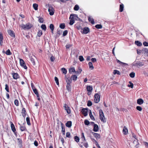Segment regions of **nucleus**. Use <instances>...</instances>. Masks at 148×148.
<instances>
[{
    "instance_id": "20",
    "label": "nucleus",
    "mask_w": 148,
    "mask_h": 148,
    "mask_svg": "<svg viewBox=\"0 0 148 148\" xmlns=\"http://www.w3.org/2000/svg\"><path fill=\"white\" fill-rule=\"evenodd\" d=\"M75 72V70L74 67H72L70 68L69 69V72L70 74L72 72Z\"/></svg>"
},
{
    "instance_id": "47",
    "label": "nucleus",
    "mask_w": 148,
    "mask_h": 148,
    "mask_svg": "<svg viewBox=\"0 0 148 148\" xmlns=\"http://www.w3.org/2000/svg\"><path fill=\"white\" fill-rule=\"evenodd\" d=\"M26 121L27 124L28 125H30L31 124H30V122L29 119V117H27L26 118Z\"/></svg>"
},
{
    "instance_id": "30",
    "label": "nucleus",
    "mask_w": 148,
    "mask_h": 148,
    "mask_svg": "<svg viewBox=\"0 0 148 148\" xmlns=\"http://www.w3.org/2000/svg\"><path fill=\"white\" fill-rule=\"evenodd\" d=\"M49 27L51 29V32L53 33V30L54 29V25L53 24H51L49 26Z\"/></svg>"
},
{
    "instance_id": "6",
    "label": "nucleus",
    "mask_w": 148,
    "mask_h": 148,
    "mask_svg": "<svg viewBox=\"0 0 148 148\" xmlns=\"http://www.w3.org/2000/svg\"><path fill=\"white\" fill-rule=\"evenodd\" d=\"M81 112L84 116H86L88 115V109L87 108H83Z\"/></svg>"
},
{
    "instance_id": "54",
    "label": "nucleus",
    "mask_w": 148,
    "mask_h": 148,
    "mask_svg": "<svg viewBox=\"0 0 148 148\" xmlns=\"http://www.w3.org/2000/svg\"><path fill=\"white\" fill-rule=\"evenodd\" d=\"M136 109L137 110L140 111L142 110V108L140 106H137L136 107Z\"/></svg>"
},
{
    "instance_id": "19",
    "label": "nucleus",
    "mask_w": 148,
    "mask_h": 148,
    "mask_svg": "<svg viewBox=\"0 0 148 148\" xmlns=\"http://www.w3.org/2000/svg\"><path fill=\"white\" fill-rule=\"evenodd\" d=\"M72 125V122L71 121H68L66 124V126L68 127H71Z\"/></svg>"
},
{
    "instance_id": "36",
    "label": "nucleus",
    "mask_w": 148,
    "mask_h": 148,
    "mask_svg": "<svg viewBox=\"0 0 148 148\" xmlns=\"http://www.w3.org/2000/svg\"><path fill=\"white\" fill-rule=\"evenodd\" d=\"M79 9V7L78 5H76L74 8V10L75 11H77Z\"/></svg>"
},
{
    "instance_id": "11",
    "label": "nucleus",
    "mask_w": 148,
    "mask_h": 148,
    "mask_svg": "<svg viewBox=\"0 0 148 148\" xmlns=\"http://www.w3.org/2000/svg\"><path fill=\"white\" fill-rule=\"evenodd\" d=\"M66 81L67 83V84H71L72 82V80L71 78L70 79L69 78L66 77L65 78Z\"/></svg>"
},
{
    "instance_id": "61",
    "label": "nucleus",
    "mask_w": 148,
    "mask_h": 148,
    "mask_svg": "<svg viewBox=\"0 0 148 148\" xmlns=\"http://www.w3.org/2000/svg\"><path fill=\"white\" fill-rule=\"evenodd\" d=\"M92 103L91 102L89 101H88V103H87V105L88 106H92Z\"/></svg>"
},
{
    "instance_id": "50",
    "label": "nucleus",
    "mask_w": 148,
    "mask_h": 148,
    "mask_svg": "<svg viewBox=\"0 0 148 148\" xmlns=\"http://www.w3.org/2000/svg\"><path fill=\"white\" fill-rule=\"evenodd\" d=\"M74 139L75 141L77 143L79 141V137L77 136H75L74 137Z\"/></svg>"
},
{
    "instance_id": "7",
    "label": "nucleus",
    "mask_w": 148,
    "mask_h": 148,
    "mask_svg": "<svg viewBox=\"0 0 148 148\" xmlns=\"http://www.w3.org/2000/svg\"><path fill=\"white\" fill-rule=\"evenodd\" d=\"M64 107L65 110L66 111L67 113L68 114H69L71 113V111L68 105L65 104Z\"/></svg>"
},
{
    "instance_id": "56",
    "label": "nucleus",
    "mask_w": 148,
    "mask_h": 148,
    "mask_svg": "<svg viewBox=\"0 0 148 148\" xmlns=\"http://www.w3.org/2000/svg\"><path fill=\"white\" fill-rule=\"evenodd\" d=\"M95 27L97 29H101L102 28V25H97Z\"/></svg>"
},
{
    "instance_id": "8",
    "label": "nucleus",
    "mask_w": 148,
    "mask_h": 148,
    "mask_svg": "<svg viewBox=\"0 0 148 148\" xmlns=\"http://www.w3.org/2000/svg\"><path fill=\"white\" fill-rule=\"evenodd\" d=\"M8 33L9 35L13 37H14L15 36L13 32L11 30H8Z\"/></svg>"
},
{
    "instance_id": "28",
    "label": "nucleus",
    "mask_w": 148,
    "mask_h": 148,
    "mask_svg": "<svg viewBox=\"0 0 148 148\" xmlns=\"http://www.w3.org/2000/svg\"><path fill=\"white\" fill-rule=\"evenodd\" d=\"M77 77L76 75H73L71 77V79H72L74 81L77 80Z\"/></svg>"
},
{
    "instance_id": "25",
    "label": "nucleus",
    "mask_w": 148,
    "mask_h": 148,
    "mask_svg": "<svg viewBox=\"0 0 148 148\" xmlns=\"http://www.w3.org/2000/svg\"><path fill=\"white\" fill-rule=\"evenodd\" d=\"M90 112L89 113V115L90 116V119L94 121L95 120V119L93 116L92 115L91 111L90 110Z\"/></svg>"
},
{
    "instance_id": "23",
    "label": "nucleus",
    "mask_w": 148,
    "mask_h": 148,
    "mask_svg": "<svg viewBox=\"0 0 148 148\" xmlns=\"http://www.w3.org/2000/svg\"><path fill=\"white\" fill-rule=\"evenodd\" d=\"M89 68L91 70H93L94 69V67L93 66L92 63L91 62H89L88 63Z\"/></svg>"
},
{
    "instance_id": "48",
    "label": "nucleus",
    "mask_w": 148,
    "mask_h": 148,
    "mask_svg": "<svg viewBox=\"0 0 148 148\" xmlns=\"http://www.w3.org/2000/svg\"><path fill=\"white\" fill-rule=\"evenodd\" d=\"M65 25L64 23H61L60 25V27L62 29H63L65 28Z\"/></svg>"
},
{
    "instance_id": "14",
    "label": "nucleus",
    "mask_w": 148,
    "mask_h": 148,
    "mask_svg": "<svg viewBox=\"0 0 148 148\" xmlns=\"http://www.w3.org/2000/svg\"><path fill=\"white\" fill-rule=\"evenodd\" d=\"M13 78L14 79H17L19 77V75L17 73H13L12 74Z\"/></svg>"
},
{
    "instance_id": "49",
    "label": "nucleus",
    "mask_w": 148,
    "mask_h": 148,
    "mask_svg": "<svg viewBox=\"0 0 148 148\" xmlns=\"http://www.w3.org/2000/svg\"><path fill=\"white\" fill-rule=\"evenodd\" d=\"M42 34V32L41 30H39L38 32L37 35L38 36H40Z\"/></svg>"
},
{
    "instance_id": "51",
    "label": "nucleus",
    "mask_w": 148,
    "mask_h": 148,
    "mask_svg": "<svg viewBox=\"0 0 148 148\" xmlns=\"http://www.w3.org/2000/svg\"><path fill=\"white\" fill-rule=\"evenodd\" d=\"M38 21L40 23H43L44 21L43 18L42 17H39Z\"/></svg>"
},
{
    "instance_id": "46",
    "label": "nucleus",
    "mask_w": 148,
    "mask_h": 148,
    "mask_svg": "<svg viewBox=\"0 0 148 148\" xmlns=\"http://www.w3.org/2000/svg\"><path fill=\"white\" fill-rule=\"evenodd\" d=\"M143 51L145 53L147 54V56L148 57V49L147 48H145L143 50Z\"/></svg>"
},
{
    "instance_id": "10",
    "label": "nucleus",
    "mask_w": 148,
    "mask_h": 148,
    "mask_svg": "<svg viewBox=\"0 0 148 148\" xmlns=\"http://www.w3.org/2000/svg\"><path fill=\"white\" fill-rule=\"evenodd\" d=\"M88 20L89 22H90L92 24H94L95 23L94 20L91 16H89L88 17Z\"/></svg>"
},
{
    "instance_id": "26",
    "label": "nucleus",
    "mask_w": 148,
    "mask_h": 148,
    "mask_svg": "<svg viewBox=\"0 0 148 148\" xmlns=\"http://www.w3.org/2000/svg\"><path fill=\"white\" fill-rule=\"evenodd\" d=\"M34 92V93L37 96V97H39V95L38 94V91L36 89H34L33 90Z\"/></svg>"
},
{
    "instance_id": "22",
    "label": "nucleus",
    "mask_w": 148,
    "mask_h": 148,
    "mask_svg": "<svg viewBox=\"0 0 148 148\" xmlns=\"http://www.w3.org/2000/svg\"><path fill=\"white\" fill-rule=\"evenodd\" d=\"M3 36L2 33H0V44L1 45L3 43Z\"/></svg>"
},
{
    "instance_id": "18",
    "label": "nucleus",
    "mask_w": 148,
    "mask_h": 148,
    "mask_svg": "<svg viewBox=\"0 0 148 148\" xmlns=\"http://www.w3.org/2000/svg\"><path fill=\"white\" fill-rule=\"evenodd\" d=\"M98 125L96 124H94L93 130L94 132H97L98 131Z\"/></svg>"
},
{
    "instance_id": "9",
    "label": "nucleus",
    "mask_w": 148,
    "mask_h": 148,
    "mask_svg": "<svg viewBox=\"0 0 148 148\" xmlns=\"http://www.w3.org/2000/svg\"><path fill=\"white\" fill-rule=\"evenodd\" d=\"M89 31V29L88 27H84L83 31V33L84 34H87Z\"/></svg>"
},
{
    "instance_id": "60",
    "label": "nucleus",
    "mask_w": 148,
    "mask_h": 148,
    "mask_svg": "<svg viewBox=\"0 0 148 148\" xmlns=\"http://www.w3.org/2000/svg\"><path fill=\"white\" fill-rule=\"evenodd\" d=\"M62 131L63 133V135H64L65 134V129L64 127L63 126H62Z\"/></svg>"
},
{
    "instance_id": "29",
    "label": "nucleus",
    "mask_w": 148,
    "mask_h": 148,
    "mask_svg": "<svg viewBox=\"0 0 148 148\" xmlns=\"http://www.w3.org/2000/svg\"><path fill=\"white\" fill-rule=\"evenodd\" d=\"M135 44L138 46H140L142 45L141 43L138 41H136L135 42Z\"/></svg>"
},
{
    "instance_id": "53",
    "label": "nucleus",
    "mask_w": 148,
    "mask_h": 148,
    "mask_svg": "<svg viewBox=\"0 0 148 148\" xmlns=\"http://www.w3.org/2000/svg\"><path fill=\"white\" fill-rule=\"evenodd\" d=\"M84 123L86 125H88L89 124L90 122L87 120H85L84 121Z\"/></svg>"
},
{
    "instance_id": "42",
    "label": "nucleus",
    "mask_w": 148,
    "mask_h": 148,
    "mask_svg": "<svg viewBox=\"0 0 148 148\" xmlns=\"http://www.w3.org/2000/svg\"><path fill=\"white\" fill-rule=\"evenodd\" d=\"M113 73L114 74H117L118 75H120V72L117 70H114L113 72Z\"/></svg>"
},
{
    "instance_id": "40",
    "label": "nucleus",
    "mask_w": 148,
    "mask_h": 148,
    "mask_svg": "<svg viewBox=\"0 0 148 148\" xmlns=\"http://www.w3.org/2000/svg\"><path fill=\"white\" fill-rule=\"evenodd\" d=\"M129 75L131 77L133 78L135 77V73L134 72H132Z\"/></svg>"
},
{
    "instance_id": "38",
    "label": "nucleus",
    "mask_w": 148,
    "mask_h": 148,
    "mask_svg": "<svg viewBox=\"0 0 148 148\" xmlns=\"http://www.w3.org/2000/svg\"><path fill=\"white\" fill-rule=\"evenodd\" d=\"M116 61H117V62L118 63H119L120 64H122L123 65L124 64L127 65V64L124 63V62H121L120 61V60H118L117 59Z\"/></svg>"
},
{
    "instance_id": "2",
    "label": "nucleus",
    "mask_w": 148,
    "mask_h": 148,
    "mask_svg": "<svg viewBox=\"0 0 148 148\" xmlns=\"http://www.w3.org/2000/svg\"><path fill=\"white\" fill-rule=\"evenodd\" d=\"M75 16L78 18L77 15L76 14H71L70 16V18H71V19L70 20L69 24L71 25H73L75 22L73 18Z\"/></svg>"
},
{
    "instance_id": "21",
    "label": "nucleus",
    "mask_w": 148,
    "mask_h": 148,
    "mask_svg": "<svg viewBox=\"0 0 148 148\" xmlns=\"http://www.w3.org/2000/svg\"><path fill=\"white\" fill-rule=\"evenodd\" d=\"M22 116L23 117L25 118L26 113V111L25 109L24 108H23L22 110Z\"/></svg>"
},
{
    "instance_id": "15",
    "label": "nucleus",
    "mask_w": 148,
    "mask_h": 148,
    "mask_svg": "<svg viewBox=\"0 0 148 148\" xmlns=\"http://www.w3.org/2000/svg\"><path fill=\"white\" fill-rule=\"evenodd\" d=\"M86 89L88 92H91L92 90V88L91 86H88L86 87Z\"/></svg>"
},
{
    "instance_id": "33",
    "label": "nucleus",
    "mask_w": 148,
    "mask_h": 148,
    "mask_svg": "<svg viewBox=\"0 0 148 148\" xmlns=\"http://www.w3.org/2000/svg\"><path fill=\"white\" fill-rule=\"evenodd\" d=\"M92 134L95 137L97 138H99L100 137L99 135L97 133L92 132Z\"/></svg>"
},
{
    "instance_id": "5",
    "label": "nucleus",
    "mask_w": 148,
    "mask_h": 148,
    "mask_svg": "<svg viewBox=\"0 0 148 148\" xmlns=\"http://www.w3.org/2000/svg\"><path fill=\"white\" fill-rule=\"evenodd\" d=\"M54 9L53 7L50 6L49 7L48 11L49 12V14L50 15H52L54 14Z\"/></svg>"
},
{
    "instance_id": "27",
    "label": "nucleus",
    "mask_w": 148,
    "mask_h": 148,
    "mask_svg": "<svg viewBox=\"0 0 148 148\" xmlns=\"http://www.w3.org/2000/svg\"><path fill=\"white\" fill-rule=\"evenodd\" d=\"M124 5L123 4L120 5L119 11L120 12H122L123 10Z\"/></svg>"
},
{
    "instance_id": "3",
    "label": "nucleus",
    "mask_w": 148,
    "mask_h": 148,
    "mask_svg": "<svg viewBox=\"0 0 148 148\" xmlns=\"http://www.w3.org/2000/svg\"><path fill=\"white\" fill-rule=\"evenodd\" d=\"M144 65L143 63L139 61H136L133 64V66H141Z\"/></svg>"
},
{
    "instance_id": "31",
    "label": "nucleus",
    "mask_w": 148,
    "mask_h": 148,
    "mask_svg": "<svg viewBox=\"0 0 148 148\" xmlns=\"http://www.w3.org/2000/svg\"><path fill=\"white\" fill-rule=\"evenodd\" d=\"M20 65L21 66H23L25 64V62H24V61H23V59H20Z\"/></svg>"
},
{
    "instance_id": "39",
    "label": "nucleus",
    "mask_w": 148,
    "mask_h": 148,
    "mask_svg": "<svg viewBox=\"0 0 148 148\" xmlns=\"http://www.w3.org/2000/svg\"><path fill=\"white\" fill-rule=\"evenodd\" d=\"M102 122L105 123L106 122V119L105 117L104 114L102 112Z\"/></svg>"
},
{
    "instance_id": "43",
    "label": "nucleus",
    "mask_w": 148,
    "mask_h": 148,
    "mask_svg": "<svg viewBox=\"0 0 148 148\" xmlns=\"http://www.w3.org/2000/svg\"><path fill=\"white\" fill-rule=\"evenodd\" d=\"M5 53L8 55H11V52L10 51V50L9 49H8V50H7L6 52H5Z\"/></svg>"
},
{
    "instance_id": "44",
    "label": "nucleus",
    "mask_w": 148,
    "mask_h": 148,
    "mask_svg": "<svg viewBox=\"0 0 148 148\" xmlns=\"http://www.w3.org/2000/svg\"><path fill=\"white\" fill-rule=\"evenodd\" d=\"M130 85H128V86L129 87H131V88H133V84L132 82L131 81H129V82Z\"/></svg>"
},
{
    "instance_id": "13",
    "label": "nucleus",
    "mask_w": 148,
    "mask_h": 148,
    "mask_svg": "<svg viewBox=\"0 0 148 148\" xmlns=\"http://www.w3.org/2000/svg\"><path fill=\"white\" fill-rule=\"evenodd\" d=\"M36 58L34 56H31L30 57V60L32 63L33 65H35V63L34 61V58Z\"/></svg>"
},
{
    "instance_id": "45",
    "label": "nucleus",
    "mask_w": 148,
    "mask_h": 148,
    "mask_svg": "<svg viewBox=\"0 0 148 148\" xmlns=\"http://www.w3.org/2000/svg\"><path fill=\"white\" fill-rule=\"evenodd\" d=\"M5 89L6 90L7 92H9V86L7 84L5 85Z\"/></svg>"
},
{
    "instance_id": "41",
    "label": "nucleus",
    "mask_w": 148,
    "mask_h": 148,
    "mask_svg": "<svg viewBox=\"0 0 148 148\" xmlns=\"http://www.w3.org/2000/svg\"><path fill=\"white\" fill-rule=\"evenodd\" d=\"M20 129L21 131H23L26 130V127L24 126H21Z\"/></svg>"
},
{
    "instance_id": "34",
    "label": "nucleus",
    "mask_w": 148,
    "mask_h": 148,
    "mask_svg": "<svg viewBox=\"0 0 148 148\" xmlns=\"http://www.w3.org/2000/svg\"><path fill=\"white\" fill-rule=\"evenodd\" d=\"M61 70L62 72L64 74H65L66 73L67 71L66 69H65V68H62Z\"/></svg>"
},
{
    "instance_id": "24",
    "label": "nucleus",
    "mask_w": 148,
    "mask_h": 148,
    "mask_svg": "<svg viewBox=\"0 0 148 148\" xmlns=\"http://www.w3.org/2000/svg\"><path fill=\"white\" fill-rule=\"evenodd\" d=\"M66 89L69 91H70L71 89V84H67L66 86Z\"/></svg>"
},
{
    "instance_id": "4",
    "label": "nucleus",
    "mask_w": 148,
    "mask_h": 148,
    "mask_svg": "<svg viewBox=\"0 0 148 148\" xmlns=\"http://www.w3.org/2000/svg\"><path fill=\"white\" fill-rule=\"evenodd\" d=\"M100 98V96L97 93L95 94L94 96V99L95 102L98 103L99 101Z\"/></svg>"
},
{
    "instance_id": "52",
    "label": "nucleus",
    "mask_w": 148,
    "mask_h": 148,
    "mask_svg": "<svg viewBox=\"0 0 148 148\" xmlns=\"http://www.w3.org/2000/svg\"><path fill=\"white\" fill-rule=\"evenodd\" d=\"M55 81L56 83L57 84V85H58L59 84L58 79V78L57 77H55Z\"/></svg>"
},
{
    "instance_id": "35",
    "label": "nucleus",
    "mask_w": 148,
    "mask_h": 148,
    "mask_svg": "<svg viewBox=\"0 0 148 148\" xmlns=\"http://www.w3.org/2000/svg\"><path fill=\"white\" fill-rule=\"evenodd\" d=\"M33 7L35 10H38V5L36 3H34L33 4Z\"/></svg>"
},
{
    "instance_id": "32",
    "label": "nucleus",
    "mask_w": 148,
    "mask_h": 148,
    "mask_svg": "<svg viewBox=\"0 0 148 148\" xmlns=\"http://www.w3.org/2000/svg\"><path fill=\"white\" fill-rule=\"evenodd\" d=\"M81 138L82 139L83 141L84 142H86V140L85 137H84V133H82L81 134Z\"/></svg>"
},
{
    "instance_id": "1",
    "label": "nucleus",
    "mask_w": 148,
    "mask_h": 148,
    "mask_svg": "<svg viewBox=\"0 0 148 148\" xmlns=\"http://www.w3.org/2000/svg\"><path fill=\"white\" fill-rule=\"evenodd\" d=\"M20 26L24 29H30L32 27V25L31 24L28 23L26 25L22 24Z\"/></svg>"
},
{
    "instance_id": "58",
    "label": "nucleus",
    "mask_w": 148,
    "mask_h": 148,
    "mask_svg": "<svg viewBox=\"0 0 148 148\" xmlns=\"http://www.w3.org/2000/svg\"><path fill=\"white\" fill-rule=\"evenodd\" d=\"M68 33V31L67 30H65L64 31L63 33V36H66Z\"/></svg>"
},
{
    "instance_id": "17",
    "label": "nucleus",
    "mask_w": 148,
    "mask_h": 148,
    "mask_svg": "<svg viewBox=\"0 0 148 148\" xmlns=\"http://www.w3.org/2000/svg\"><path fill=\"white\" fill-rule=\"evenodd\" d=\"M11 127L12 131L14 132L16 131V129L14 124L12 122H11Z\"/></svg>"
},
{
    "instance_id": "37",
    "label": "nucleus",
    "mask_w": 148,
    "mask_h": 148,
    "mask_svg": "<svg viewBox=\"0 0 148 148\" xmlns=\"http://www.w3.org/2000/svg\"><path fill=\"white\" fill-rule=\"evenodd\" d=\"M41 28L45 31L46 29V27L45 24H42L41 27Z\"/></svg>"
},
{
    "instance_id": "63",
    "label": "nucleus",
    "mask_w": 148,
    "mask_h": 148,
    "mask_svg": "<svg viewBox=\"0 0 148 148\" xmlns=\"http://www.w3.org/2000/svg\"><path fill=\"white\" fill-rule=\"evenodd\" d=\"M84 146L86 148H87L88 147V145L87 143H84L83 144Z\"/></svg>"
},
{
    "instance_id": "59",
    "label": "nucleus",
    "mask_w": 148,
    "mask_h": 148,
    "mask_svg": "<svg viewBox=\"0 0 148 148\" xmlns=\"http://www.w3.org/2000/svg\"><path fill=\"white\" fill-rule=\"evenodd\" d=\"M14 104L16 106H18V100L17 99H15L14 101Z\"/></svg>"
},
{
    "instance_id": "55",
    "label": "nucleus",
    "mask_w": 148,
    "mask_h": 148,
    "mask_svg": "<svg viewBox=\"0 0 148 148\" xmlns=\"http://www.w3.org/2000/svg\"><path fill=\"white\" fill-rule=\"evenodd\" d=\"M99 115H100V119L102 121V110H99Z\"/></svg>"
},
{
    "instance_id": "12",
    "label": "nucleus",
    "mask_w": 148,
    "mask_h": 148,
    "mask_svg": "<svg viewBox=\"0 0 148 148\" xmlns=\"http://www.w3.org/2000/svg\"><path fill=\"white\" fill-rule=\"evenodd\" d=\"M123 132L124 135H126L128 133V130L125 126H124L123 130Z\"/></svg>"
},
{
    "instance_id": "16",
    "label": "nucleus",
    "mask_w": 148,
    "mask_h": 148,
    "mask_svg": "<svg viewBox=\"0 0 148 148\" xmlns=\"http://www.w3.org/2000/svg\"><path fill=\"white\" fill-rule=\"evenodd\" d=\"M143 102V100L141 99H139L137 100V103L140 105L142 104Z\"/></svg>"
},
{
    "instance_id": "62",
    "label": "nucleus",
    "mask_w": 148,
    "mask_h": 148,
    "mask_svg": "<svg viewBox=\"0 0 148 148\" xmlns=\"http://www.w3.org/2000/svg\"><path fill=\"white\" fill-rule=\"evenodd\" d=\"M66 136L68 138H70L71 136L70 133L69 132H67L66 133Z\"/></svg>"
},
{
    "instance_id": "64",
    "label": "nucleus",
    "mask_w": 148,
    "mask_h": 148,
    "mask_svg": "<svg viewBox=\"0 0 148 148\" xmlns=\"http://www.w3.org/2000/svg\"><path fill=\"white\" fill-rule=\"evenodd\" d=\"M143 45L145 46H148V42H144L143 43Z\"/></svg>"
},
{
    "instance_id": "57",
    "label": "nucleus",
    "mask_w": 148,
    "mask_h": 148,
    "mask_svg": "<svg viewBox=\"0 0 148 148\" xmlns=\"http://www.w3.org/2000/svg\"><path fill=\"white\" fill-rule=\"evenodd\" d=\"M79 59L81 62H82L84 60V58L82 56H80L79 57Z\"/></svg>"
}]
</instances>
